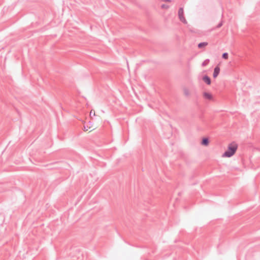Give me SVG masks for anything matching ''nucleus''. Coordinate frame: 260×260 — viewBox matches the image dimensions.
<instances>
[{
    "instance_id": "f257e3e1",
    "label": "nucleus",
    "mask_w": 260,
    "mask_h": 260,
    "mask_svg": "<svg viewBox=\"0 0 260 260\" xmlns=\"http://www.w3.org/2000/svg\"><path fill=\"white\" fill-rule=\"evenodd\" d=\"M238 148V145L235 143H232L229 145L228 150L222 154V157H230L232 156L236 152Z\"/></svg>"
},
{
    "instance_id": "f03ea898",
    "label": "nucleus",
    "mask_w": 260,
    "mask_h": 260,
    "mask_svg": "<svg viewBox=\"0 0 260 260\" xmlns=\"http://www.w3.org/2000/svg\"><path fill=\"white\" fill-rule=\"evenodd\" d=\"M184 11L183 8H180L178 10V17L180 20L184 24L187 23V21L184 16Z\"/></svg>"
},
{
    "instance_id": "7ed1b4c3",
    "label": "nucleus",
    "mask_w": 260,
    "mask_h": 260,
    "mask_svg": "<svg viewBox=\"0 0 260 260\" xmlns=\"http://www.w3.org/2000/svg\"><path fill=\"white\" fill-rule=\"evenodd\" d=\"M220 73V68L218 66L215 67L214 69V72L213 74V77L214 78H216Z\"/></svg>"
},
{
    "instance_id": "20e7f679",
    "label": "nucleus",
    "mask_w": 260,
    "mask_h": 260,
    "mask_svg": "<svg viewBox=\"0 0 260 260\" xmlns=\"http://www.w3.org/2000/svg\"><path fill=\"white\" fill-rule=\"evenodd\" d=\"M203 80L207 84L210 85L211 83L210 78L207 75H204L203 77Z\"/></svg>"
},
{
    "instance_id": "39448f33",
    "label": "nucleus",
    "mask_w": 260,
    "mask_h": 260,
    "mask_svg": "<svg viewBox=\"0 0 260 260\" xmlns=\"http://www.w3.org/2000/svg\"><path fill=\"white\" fill-rule=\"evenodd\" d=\"M209 140L208 138H203L202 140L201 144L204 146H207L209 144Z\"/></svg>"
},
{
    "instance_id": "423d86ee",
    "label": "nucleus",
    "mask_w": 260,
    "mask_h": 260,
    "mask_svg": "<svg viewBox=\"0 0 260 260\" xmlns=\"http://www.w3.org/2000/svg\"><path fill=\"white\" fill-rule=\"evenodd\" d=\"M203 96L205 99L209 100H212V95L208 92H204L203 93Z\"/></svg>"
},
{
    "instance_id": "0eeeda50",
    "label": "nucleus",
    "mask_w": 260,
    "mask_h": 260,
    "mask_svg": "<svg viewBox=\"0 0 260 260\" xmlns=\"http://www.w3.org/2000/svg\"><path fill=\"white\" fill-rule=\"evenodd\" d=\"M207 45H208L207 42H201V43H200L199 44H198V47L199 48H202L205 46H206Z\"/></svg>"
},
{
    "instance_id": "6e6552de",
    "label": "nucleus",
    "mask_w": 260,
    "mask_h": 260,
    "mask_svg": "<svg viewBox=\"0 0 260 260\" xmlns=\"http://www.w3.org/2000/svg\"><path fill=\"white\" fill-rule=\"evenodd\" d=\"M210 60L209 59H205L202 63V66L205 67L206 66L209 62Z\"/></svg>"
},
{
    "instance_id": "1a4fd4ad",
    "label": "nucleus",
    "mask_w": 260,
    "mask_h": 260,
    "mask_svg": "<svg viewBox=\"0 0 260 260\" xmlns=\"http://www.w3.org/2000/svg\"><path fill=\"white\" fill-rule=\"evenodd\" d=\"M228 57H229V54L227 52H224L222 55V58H223L224 59H227L228 58Z\"/></svg>"
},
{
    "instance_id": "9d476101",
    "label": "nucleus",
    "mask_w": 260,
    "mask_h": 260,
    "mask_svg": "<svg viewBox=\"0 0 260 260\" xmlns=\"http://www.w3.org/2000/svg\"><path fill=\"white\" fill-rule=\"evenodd\" d=\"M223 25V21L221 20L218 24V25L216 26L215 28H219L220 27H221Z\"/></svg>"
},
{
    "instance_id": "9b49d317",
    "label": "nucleus",
    "mask_w": 260,
    "mask_h": 260,
    "mask_svg": "<svg viewBox=\"0 0 260 260\" xmlns=\"http://www.w3.org/2000/svg\"><path fill=\"white\" fill-rule=\"evenodd\" d=\"M184 94L186 96H188L189 95V91L188 89H187V88H185L184 90Z\"/></svg>"
},
{
    "instance_id": "f8f14e48",
    "label": "nucleus",
    "mask_w": 260,
    "mask_h": 260,
    "mask_svg": "<svg viewBox=\"0 0 260 260\" xmlns=\"http://www.w3.org/2000/svg\"><path fill=\"white\" fill-rule=\"evenodd\" d=\"M169 6H168V5H166V4H162V5L161 6V8L162 9H168V8H169Z\"/></svg>"
},
{
    "instance_id": "ddd939ff",
    "label": "nucleus",
    "mask_w": 260,
    "mask_h": 260,
    "mask_svg": "<svg viewBox=\"0 0 260 260\" xmlns=\"http://www.w3.org/2000/svg\"><path fill=\"white\" fill-rule=\"evenodd\" d=\"M88 126H84V131H88Z\"/></svg>"
},
{
    "instance_id": "4468645a",
    "label": "nucleus",
    "mask_w": 260,
    "mask_h": 260,
    "mask_svg": "<svg viewBox=\"0 0 260 260\" xmlns=\"http://www.w3.org/2000/svg\"><path fill=\"white\" fill-rule=\"evenodd\" d=\"M162 1L170 2L171 0H162Z\"/></svg>"
}]
</instances>
